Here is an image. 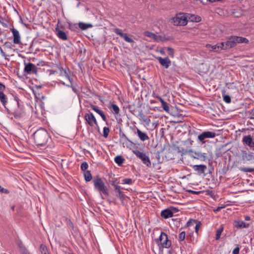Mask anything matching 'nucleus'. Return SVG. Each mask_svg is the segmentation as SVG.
<instances>
[{
  "label": "nucleus",
  "mask_w": 254,
  "mask_h": 254,
  "mask_svg": "<svg viewBox=\"0 0 254 254\" xmlns=\"http://www.w3.org/2000/svg\"><path fill=\"white\" fill-rule=\"evenodd\" d=\"M13 104L16 105L15 108L7 109L6 111L9 114H11L14 118L17 120H21L25 118L26 113L24 111V107L23 104H21V101L18 97L15 95L13 96Z\"/></svg>",
  "instance_id": "obj_1"
},
{
  "label": "nucleus",
  "mask_w": 254,
  "mask_h": 254,
  "mask_svg": "<svg viewBox=\"0 0 254 254\" xmlns=\"http://www.w3.org/2000/svg\"><path fill=\"white\" fill-rule=\"evenodd\" d=\"M34 142L38 146H46L49 140H51L48 131L44 128L41 127L33 133Z\"/></svg>",
  "instance_id": "obj_2"
},
{
  "label": "nucleus",
  "mask_w": 254,
  "mask_h": 254,
  "mask_svg": "<svg viewBox=\"0 0 254 254\" xmlns=\"http://www.w3.org/2000/svg\"><path fill=\"white\" fill-rule=\"evenodd\" d=\"M236 46L234 36L229 37L226 42L218 43L217 44L211 46L207 44V48L210 47L212 51L218 52L222 50H227Z\"/></svg>",
  "instance_id": "obj_3"
},
{
  "label": "nucleus",
  "mask_w": 254,
  "mask_h": 254,
  "mask_svg": "<svg viewBox=\"0 0 254 254\" xmlns=\"http://www.w3.org/2000/svg\"><path fill=\"white\" fill-rule=\"evenodd\" d=\"M157 244L159 251L163 252V248H169L172 245V242L168 239V235L163 232H161L159 238L155 240Z\"/></svg>",
  "instance_id": "obj_4"
},
{
  "label": "nucleus",
  "mask_w": 254,
  "mask_h": 254,
  "mask_svg": "<svg viewBox=\"0 0 254 254\" xmlns=\"http://www.w3.org/2000/svg\"><path fill=\"white\" fill-rule=\"evenodd\" d=\"M93 183L95 190L99 191L100 193H103L106 196L109 195L108 188L100 177L97 176L94 178Z\"/></svg>",
  "instance_id": "obj_5"
},
{
  "label": "nucleus",
  "mask_w": 254,
  "mask_h": 254,
  "mask_svg": "<svg viewBox=\"0 0 254 254\" xmlns=\"http://www.w3.org/2000/svg\"><path fill=\"white\" fill-rule=\"evenodd\" d=\"M109 182L110 184L114 187V190L116 194V196L118 197L120 200L123 202L125 199V194L124 192L122 191V188L119 185L120 181L117 178L110 180Z\"/></svg>",
  "instance_id": "obj_6"
},
{
  "label": "nucleus",
  "mask_w": 254,
  "mask_h": 254,
  "mask_svg": "<svg viewBox=\"0 0 254 254\" xmlns=\"http://www.w3.org/2000/svg\"><path fill=\"white\" fill-rule=\"evenodd\" d=\"M171 22L175 26H185L188 23L186 13H179L171 19Z\"/></svg>",
  "instance_id": "obj_7"
},
{
  "label": "nucleus",
  "mask_w": 254,
  "mask_h": 254,
  "mask_svg": "<svg viewBox=\"0 0 254 254\" xmlns=\"http://www.w3.org/2000/svg\"><path fill=\"white\" fill-rule=\"evenodd\" d=\"M133 153L136 155V156L140 159L142 163L145 165L147 167H150L151 166V163L149 158V156L142 152L138 150H132Z\"/></svg>",
  "instance_id": "obj_8"
},
{
  "label": "nucleus",
  "mask_w": 254,
  "mask_h": 254,
  "mask_svg": "<svg viewBox=\"0 0 254 254\" xmlns=\"http://www.w3.org/2000/svg\"><path fill=\"white\" fill-rule=\"evenodd\" d=\"M24 72L27 74H37L38 68L36 65L31 63H26L24 62Z\"/></svg>",
  "instance_id": "obj_9"
},
{
  "label": "nucleus",
  "mask_w": 254,
  "mask_h": 254,
  "mask_svg": "<svg viewBox=\"0 0 254 254\" xmlns=\"http://www.w3.org/2000/svg\"><path fill=\"white\" fill-rule=\"evenodd\" d=\"M87 113L84 115V119L87 124L91 127L95 125L99 128V126L97 122V120L92 112L88 110Z\"/></svg>",
  "instance_id": "obj_10"
},
{
  "label": "nucleus",
  "mask_w": 254,
  "mask_h": 254,
  "mask_svg": "<svg viewBox=\"0 0 254 254\" xmlns=\"http://www.w3.org/2000/svg\"><path fill=\"white\" fill-rule=\"evenodd\" d=\"M114 31L117 35H119L121 37L123 38L126 42L129 43H134L133 40L129 37L127 33H123L121 29L116 28Z\"/></svg>",
  "instance_id": "obj_11"
},
{
  "label": "nucleus",
  "mask_w": 254,
  "mask_h": 254,
  "mask_svg": "<svg viewBox=\"0 0 254 254\" xmlns=\"http://www.w3.org/2000/svg\"><path fill=\"white\" fill-rule=\"evenodd\" d=\"M241 157L242 160L244 162L254 160V155L250 151H242L241 152Z\"/></svg>",
  "instance_id": "obj_12"
},
{
  "label": "nucleus",
  "mask_w": 254,
  "mask_h": 254,
  "mask_svg": "<svg viewBox=\"0 0 254 254\" xmlns=\"http://www.w3.org/2000/svg\"><path fill=\"white\" fill-rule=\"evenodd\" d=\"M190 155L195 159H197L201 161H205L206 156L204 153H201L199 151H194L192 150L189 151Z\"/></svg>",
  "instance_id": "obj_13"
},
{
  "label": "nucleus",
  "mask_w": 254,
  "mask_h": 254,
  "mask_svg": "<svg viewBox=\"0 0 254 254\" xmlns=\"http://www.w3.org/2000/svg\"><path fill=\"white\" fill-rule=\"evenodd\" d=\"M156 59L159 61L160 64L165 68H169L171 64V61L168 57L165 58H163L161 57H157Z\"/></svg>",
  "instance_id": "obj_14"
},
{
  "label": "nucleus",
  "mask_w": 254,
  "mask_h": 254,
  "mask_svg": "<svg viewBox=\"0 0 254 254\" xmlns=\"http://www.w3.org/2000/svg\"><path fill=\"white\" fill-rule=\"evenodd\" d=\"M10 30L13 35V43L15 44H20L21 43V37L19 31L14 28H11Z\"/></svg>",
  "instance_id": "obj_15"
},
{
  "label": "nucleus",
  "mask_w": 254,
  "mask_h": 254,
  "mask_svg": "<svg viewBox=\"0 0 254 254\" xmlns=\"http://www.w3.org/2000/svg\"><path fill=\"white\" fill-rule=\"evenodd\" d=\"M242 142L244 144L249 146L251 148H254V142L251 135L244 136Z\"/></svg>",
  "instance_id": "obj_16"
},
{
  "label": "nucleus",
  "mask_w": 254,
  "mask_h": 254,
  "mask_svg": "<svg viewBox=\"0 0 254 254\" xmlns=\"http://www.w3.org/2000/svg\"><path fill=\"white\" fill-rule=\"evenodd\" d=\"M161 216L164 219H168L173 216V212L170 208H167L161 212Z\"/></svg>",
  "instance_id": "obj_17"
},
{
  "label": "nucleus",
  "mask_w": 254,
  "mask_h": 254,
  "mask_svg": "<svg viewBox=\"0 0 254 254\" xmlns=\"http://www.w3.org/2000/svg\"><path fill=\"white\" fill-rule=\"evenodd\" d=\"M186 16L187 17L188 21L190 20L191 22H198L201 20L200 16L195 15L190 13H186Z\"/></svg>",
  "instance_id": "obj_18"
},
{
  "label": "nucleus",
  "mask_w": 254,
  "mask_h": 254,
  "mask_svg": "<svg viewBox=\"0 0 254 254\" xmlns=\"http://www.w3.org/2000/svg\"><path fill=\"white\" fill-rule=\"evenodd\" d=\"M135 133L137 134L139 139L142 141H144L149 139V137L147 133L142 132L138 128H136V132H135Z\"/></svg>",
  "instance_id": "obj_19"
},
{
  "label": "nucleus",
  "mask_w": 254,
  "mask_h": 254,
  "mask_svg": "<svg viewBox=\"0 0 254 254\" xmlns=\"http://www.w3.org/2000/svg\"><path fill=\"white\" fill-rule=\"evenodd\" d=\"M206 167L205 165H195L192 166V169L199 174L204 173Z\"/></svg>",
  "instance_id": "obj_20"
},
{
  "label": "nucleus",
  "mask_w": 254,
  "mask_h": 254,
  "mask_svg": "<svg viewBox=\"0 0 254 254\" xmlns=\"http://www.w3.org/2000/svg\"><path fill=\"white\" fill-rule=\"evenodd\" d=\"M234 225L235 227L238 228H247L249 227L250 225L246 223L243 221H235L234 222Z\"/></svg>",
  "instance_id": "obj_21"
},
{
  "label": "nucleus",
  "mask_w": 254,
  "mask_h": 254,
  "mask_svg": "<svg viewBox=\"0 0 254 254\" xmlns=\"http://www.w3.org/2000/svg\"><path fill=\"white\" fill-rule=\"evenodd\" d=\"M56 32L57 35L58 37L63 40H67V36L65 32L64 31L60 30L59 28H56Z\"/></svg>",
  "instance_id": "obj_22"
},
{
  "label": "nucleus",
  "mask_w": 254,
  "mask_h": 254,
  "mask_svg": "<svg viewBox=\"0 0 254 254\" xmlns=\"http://www.w3.org/2000/svg\"><path fill=\"white\" fill-rule=\"evenodd\" d=\"M0 101L5 110H6L8 109L6 106L7 103V98L3 91H0Z\"/></svg>",
  "instance_id": "obj_23"
},
{
  "label": "nucleus",
  "mask_w": 254,
  "mask_h": 254,
  "mask_svg": "<svg viewBox=\"0 0 254 254\" xmlns=\"http://www.w3.org/2000/svg\"><path fill=\"white\" fill-rule=\"evenodd\" d=\"M119 135H120V142H122L123 143H127V142H131V143H133L132 142H131L127 138V137L126 136V135L122 131L121 129H120V130Z\"/></svg>",
  "instance_id": "obj_24"
},
{
  "label": "nucleus",
  "mask_w": 254,
  "mask_h": 254,
  "mask_svg": "<svg viewBox=\"0 0 254 254\" xmlns=\"http://www.w3.org/2000/svg\"><path fill=\"white\" fill-rule=\"evenodd\" d=\"M108 108L111 110V111L115 115H117L120 112V108L119 107L115 104H111L108 106Z\"/></svg>",
  "instance_id": "obj_25"
},
{
  "label": "nucleus",
  "mask_w": 254,
  "mask_h": 254,
  "mask_svg": "<svg viewBox=\"0 0 254 254\" xmlns=\"http://www.w3.org/2000/svg\"><path fill=\"white\" fill-rule=\"evenodd\" d=\"M140 120H142L144 123L149 124V120H148L146 117L144 115L142 110L139 111L138 114L136 116Z\"/></svg>",
  "instance_id": "obj_26"
},
{
  "label": "nucleus",
  "mask_w": 254,
  "mask_h": 254,
  "mask_svg": "<svg viewBox=\"0 0 254 254\" xmlns=\"http://www.w3.org/2000/svg\"><path fill=\"white\" fill-rule=\"evenodd\" d=\"M234 38L236 45L237 43H248L249 42V40L245 37L234 36Z\"/></svg>",
  "instance_id": "obj_27"
},
{
  "label": "nucleus",
  "mask_w": 254,
  "mask_h": 254,
  "mask_svg": "<svg viewBox=\"0 0 254 254\" xmlns=\"http://www.w3.org/2000/svg\"><path fill=\"white\" fill-rule=\"evenodd\" d=\"M159 100L161 103V106L163 110L167 113H169L170 107L169 105L166 101H165L161 97L159 98Z\"/></svg>",
  "instance_id": "obj_28"
},
{
  "label": "nucleus",
  "mask_w": 254,
  "mask_h": 254,
  "mask_svg": "<svg viewBox=\"0 0 254 254\" xmlns=\"http://www.w3.org/2000/svg\"><path fill=\"white\" fill-rule=\"evenodd\" d=\"M114 161L118 166H121L125 161V159L121 155H117L115 157Z\"/></svg>",
  "instance_id": "obj_29"
},
{
  "label": "nucleus",
  "mask_w": 254,
  "mask_h": 254,
  "mask_svg": "<svg viewBox=\"0 0 254 254\" xmlns=\"http://www.w3.org/2000/svg\"><path fill=\"white\" fill-rule=\"evenodd\" d=\"M79 27L82 30H85L89 28L93 27V25L90 23H85L83 22H79L78 23Z\"/></svg>",
  "instance_id": "obj_30"
},
{
  "label": "nucleus",
  "mask_w": 254,
  "mask_h": 254,
  "mask_svg": "<svg viewBox=\"0 0 254 254\" xmlns=\"http://www.w3.org/2000/svg\"><path fill=\"white\" fill-rule=\"evenodd\" d=\"M84 179L86 182H89L92 179V176L90 171H86L83 172Z\"/></svg>",
  "instance_id": "obj_31"
},
{
  "label": "nucleus",
  "mask_w": 254,
  "mask_h": 254,
  "mask_svg": "<svg viewBox=\"0 0 254 254\" xmlns=\"http://www.w3.org/2000/svg\"><path fill=\"white\" fill-rule=\"evenodd\" d=\"M222 95L223 97V99L224 101L226 103H230L231 102V98L229 95H227L225 94V91L224 90L222 91Z\"/></svg>",
  "instance_id": "obj_32"
},
{
  "label": "nucleus",
  "mask_w": 254,
  "mask_h": 254,
  "mask_svg": "<svg viewBox=\"0 0 254 254\" xmlns=\"http://www.w3.org/2000/svg\"><path fill=\"white\" fill-rule=\"evenodd\" d=\"M66 86L68 87H70L72 89L73 92H74L76 95H78L79 94V91L77 88V84L76 83L75 84H66Z\"/></svg>",
  "instance_id": "obj_33"
},
{
  "label": "nucleus",
  "mask_w": 254,
  "mask_h": 254,
  "mask_svg": "<svg viewBox=\"0 0 254 254\" xmlns=\"http://www.w3.org/2000/svg\"><path fill=\"white\" fill-rule=\"evenodd\" d=\"M207 195H209L210 197L212 198L213 200L217 201L219 198V196L217 194H215V192L212 190H207Z\"/></svg>",
  "instance_id": "obj_34"
},
{
  "label": "nucleus",
  "mask_w": 254,
  "mask_h": 254,
  "mask_svg": "<svg viewBox=\"0 0 254 254\" xmlns=\"http://www.w3.org/2000/svg\"><path fill=\"white\" fill-rule=\"evenodd\" d=\"M60 75L62 76H64L66 78L69 77V76L70 75V71L69 68L65 67L63 72L60 73Z\"/></svg>",
  "instance_id": "obj_35"
},
{
  "label": "nucleus",
  "mask_w": 254,
  "mask_h": 254,
  "mask_svg": "<svg viewBox=\"0 0 254 254\" xmlns=\"http://www.w3.org/2000/svg\"><path fill=\"white\" fill-rule=\"evenodd\" d=\"M40 250L41 254H50L47 247L44 244H41L40 246Z\"/></svg>",
  "instance_id": "obj_36"
},
{
  "label": "nucleus",
  "mask_w": 254,
  "mask_h": 254,
  "mask_svg": "<svg viewBox=\"0 0 254 254\" xmlns=\"http://www.w3.org/2000/svg\"><path fill=\"white\" fill-rule=\"evenodd\" d=\"M223 231V227L221 225L216 231L215 239L218 240L220 239V236Z\"/></svg>",
  "instance_id": "obj_37"
},
{
  "label": "nucleus",
  "mask_w": 254,
  "mask_h": 254,
  "mask_svg": "<svg viewBox=\"0 0 254 254\" xmlns=\"http://www.w3.org/2000/svg\"><path fill=\"white\" fill-rule=\"evenodd\" d=\"M88 107H90L99 115L102 112V111L99 109V107L95 106L92 104H90Z\"/></svg>",
  "instance_id": "obj_38"
},
{
  "label": "nucleus",
  "mask_w": 254,
  "mask_h": 254,
  "mask_svg": "<svg viewBox=\"0 0 254 254\" xmlns=\"http://www.w3.org/2000/svg\"><path fill=\"white\" fill-rule=\"evenodd\" d=\"M134 182L131 178H125L122 180V184L132 185Z\"/></svg>",
  "instance_id": "obj_39"
},
{
  "label": "nucleus",
  "mask_w": 254,
  "mask_h": 254,
  "mask_svg": "<svg viewBox=\"0 0 254 254\" xmlns=\"http://www.w3.org/2000/svg\"><path fill=\"white\" fill-rule=\"evenodd\" d=\"M197 222V220L193 219H190L187 222L186 225L185 226V228L190 227L191 226H194L195 224Z\"/></svg>",
  "instance_id": "obj_40"
},
{
  "label": "nucleus",
  "mask_w": 254,
  "mask_h": 254,
  "mask_svg": "<svg viewBox=\"0 0 254 254\" xmlns=\"http://www.w3.org/2000/svg\"><path fill=\"white\" fill-rule=\"evenodd\" d=\"M19 247L21 254H30L28 250L23 246V244L19 245Z\"/></svg>",
  "instance_id": "obj_41"
},
{
  "label": "nucleus",
  "mask_w": 254,
  "mask_h": 254,
  "mask_svg": "<svg viewBox=\"0 0 254 254\" xmlns=\"http://www.w3.org/2000/svg\"><path fill=\"white\" fill-rule=\"evenodd\" d=\"M64 222L68 227L73 230L74 225L70 219L68 218H65L64 219Z\"/></svg>",
  "instance_id": "obj_42"
},
{
  "label": "nucleus",
  "mask_w": 254,
  "mask_h": 254,
  "mask_svg": "<svg viewBox=\"0 0 254 254\" xmlns=\"http://www.w3.org/2000/svg\"><path fill=\"white\" fill-rule=\"evenodd\" d=\"M81 170L83 172L87 171V169L88 168V164L86 162H83L81 164Z\"/></svg>",
  "instance_id": "obj_43"
},
{
  "label": "nucleus",
  "mask_w": 254,
  "mask_h": 254,
  "mask_svg": "<svg viewBox=\"0 0 254 254\" xmlns=\"http://www.w3.org/2000/svg\"><path fill=\"white\" fill-rule=\"evenodd\" d=\"M198 138L199 141L204 142V140L206 138V131H204L201 134L199 135Z\"/></svg>",
  "instance_id": "obj_44"
},
{
  "label": "nucleus",
  "mask_w": 254,
  "mask_h": 254,
  "mask_svg": "<svg viewBox=\"0 0 254 254\" xmlns=\"http://www.w3.org/2000/svg\"><path fill=\"white\" fill-rule=\"evenodd\" d=\"M109 132H110L109 128L108 127H104L103 128V136L105 138H107L109 135Z\"/></svg>",
  "instance_id": "obj_45"
},
{
  "label": "nucleus",
  "mask_w": 254,
  "mask_h": 254,
  "mask_svg": "<svg viewBox=\"0 0 254 254\" xmlns=\"http://www.w3.org/2000/svg\"><path fill=\"white\" fill-rule=\"evenodd\" d=\"M240 170L244 172H254V168L243 167L240 168Z\"/></svg>",
  "instance_id": "obj_46"
},
{
  "label": "nucleus",
  "mask_w": 254,
  "mask_h": 254,
  "mask_svg": "<svg viewBox=\"0 0 254 254\" xmlns=\"http://www.w3.org/2000/svg\"><path fill=\"white\" fill-rule=\"evenodd\" d=\"M186 238V233L185 231H183L179 235V241L181 242L184 241Z\"/></svg>",
  "instance_id": "obj_47"
},
{
  "label": "nucleus",
  "mask_w": 254,
  "mask_h": 254,
  "mask_svg": "<svg viewBox=\"0 0 254 254\" xmlns=\"http://www.w3.org/2000/svg\"><path fill=\"white\" fill-rule=\"evenodd\" d=\"M145 35L153 39H154V38H155V37H156L155 34L149 31H146L145 32Z\"/></svg>",
  "instance_id": "obj_48"
},
{
  "label": "nucleus",
  "mask_w": 254,
  "mask_h": 254,
  "mask_svg": "<svg viewBox=\"0 0 254 254\" xmlns=\"http://www.w3.org/2000/svg\"><path fill=\"white\" fill-rule=\"evenodd\" d=\"M167 49L168 51L169 55L171 56V57L173 58L174 53H175V51H174V49H173L171 47H167Z\"/></svg>",
  "instance_id": "obj_49"
},
{
  "label": "nucleus",
  "mask_w": 254,
  "mask_h": 254,
  "mask_svg": "<svg viewBox=\"0 0 254 254\" xmlns=\"http://www.w3.org/2000/svg\"><path fill=\"white\" fill-rule=\"evenodd\" d=\"M5 47L7 48L12 49L13 47H14L11 43V42L9 41H6L4 44Z\"/></svg>",
  "instance_id": "obj_50"
},
{
  "label": "nucleus",
  "mask_w": 254,
  "mask_h": 254,
  "mask_svg": "<svg viewBox=\"0 0 254 254\" xmlns=\"http://www.w3.org/2000/svg\"><path fill=\"white\" fill-rule=\"evenodd\" d=\"M216 135V133L212 131H208L207 132V138H214Z\"/></svg>",
  "instance_id": "obj_51"
},
{
  "label": "nucleus",
  "mask_w": 254,
  "mask_h": 254,
  "mask_svg": "<svg viewBox=\"0 0 254 254\" xmlns=\"http://www.w3.org/2000/svg\"><path fill=\"white\" fill-rule=\"evenodd\" d=\"M200 225H201V222L200 221H198L197 220V222H196V223L195 224V227H194L195 231L196 233H198V230H199Z\"/></svg>",
  "instance_id": "obj_52"
},
{
  "label": "nucleus",
  "mask_w": 254,
  "mask_h": 254,
  "mask_svg": "<svg viewBox=\"0 0 254 254\" xmlns=\"http://www.w3.org/2000/svg\"><path fill=\"white\" fill-rule=\"evenodd\" d=\"M155 38H154V40L158 42L163 41V38L160 35H156V37H155Z\"/></svg>",
  "instance_id": "obj_53"
},
{
  "label": "nucleus",
  "mask_w": 254,
  "mask_h": 254,
  "mask_svg": "<svg viewBox=\"0 0 254 254\" xmlns=\"http://www.w3.org/2000/svg\"><path fill=\"white\" fill-rule=\"evenodd\" d=\"M99 115L101 117L102 120L104 121V122H107V118L106 116V115H105L104 113L102 111L100 114ZM106 124L108 125V123H106Z\"/></svg>",
  "instance_id": "obj_54"
},
{
  "label": "nucleus",
  "mask_w": 254,
  "mask_h": 254,
  "mask_svg": "<svg viewBox=\"0 0 254 254\" xmlns=\"http://www.w3.org/2000/svg\"><path fill=\"white\" fill-rule=\"evenodd\" d=\"M0 192L5 194H8L9 192V191L7 189H4L0 186Z\"/></svg>",
  "instance_id": "obj_55"
},
{
  "label": "nucleus",
  "mask_w": 254,
  "mask_h": 254,
  "mask_svg": "<svg viewBox=\"0 0 254 254\" xmlns=\"http://www.w3.org/2000/svg\"><path fill=\"white\" fill-rule=\"evenodd\" d=\"M240 253V248L239 247V245H237V247H236L233 251V254H239Z\"/></svg>",
  "instance_id": "obj_56"
},
{
  "label": "nucleus",
  "mask_w": 254,
  "mask_h": 254,
  "mask_svg": "<svg viewBox=\"0 0 254 254\" xmlns=\"http://www.w3.org/2000/svg\"><path fill=\"white\" fill-rule=\"evenodd\" d=\"M69 29L72 31H76V29H77V27L76 24H74L73 25H69Z\"/></svg>",
  "instance_id": "obj_57"
},
{
  "label": "nucleus",
  "mask_w": 254,
  "mask_h": 254,
  "mask_svg": "<svg viewBox=\"0 0 254 254\" xmlns=\"http://www.w3.org/2000/svg\"><path fill=\"white\" fill-rule=\"evenodd\" d=\"M5 89V86L1 82H0V91H3Z\"/></svg>",
  "instance_id": "obj_58"
},
{
  "label": "nucleus",
  "mask_w": 254,
  "mask_h": 254,
  "mask_svg": "<svg viewBox=\"0 0 254 254\" xmlns=\"http://www.w3.org/2000/svg\"><path fill=\"white\" fill-rule=\"evenodd\" d=\"M0 23L2 25L5 26L6 24L4 22V18L0 15Z\"/></svg>",
  "instance_id": "obj_59"
},
{
  "label": "nucleus",
  "mask_w": 254,
  "mask_h": 254,
  "mask_svg": "<svg viewBox=\"0 0 254 254\" xmlns=\"http://www.w3.org/2000/svg\"><path fill=\"white\" fill-rule=\"evenodd\" d=\"M170 208V209H171L172 211H173V213L177 212L179 211L178 209L175 207L171 206Z\"/></svg>",
  "instance_id": "obj_60"
},
{
  "label": "nucleus",
  "mask_w": 254,
  "mask_h": 254,
  "mask_svg": "<svg viewBox=\"0 0 254 254\" xmlns=\"http://www.w3.org/2000/svg\"><path fill=\"white\" fill-rule=\"evenodd\" d=\"M224 207V206H219V207H218L216 209H213V211L214 212H218V211H219L222 208H223Z\"/></svg>",
  "instance_id": "obj_61"
},
{
  "label": "nucleus",
  "mask_w": 254,
  "mask_h": 254,
  "mask_svg": "<svg viewBox=\"0 0 254 254\" xmlns=\"http://www.w3.org/2000/svg\"><path fill=\"white\" fill-rule=\"evenodd\" d=\"M66 78L69 81L70 84H73V79L71 77V75H69V77H66Z\"/></svg>",
  "instance_id": "obj_62"
},
{
  "label": "nucleus",
  "mask_w": 254,
  "mask_h": 254,
  "mask_svg": "<svg viewBox=\"0 0 254 254\" xmlns=\"http://www.w3.org/2000/svg\"><path fill=\"white\" fill-rule=\"evenodd\" d=\"M159 52L162 55H164L165 54V52L164 49L163 48L159 50Z\"/></svg>",
  "instance_id": "obj_63"
},
{
  "label": "nucleus",
  "mask_w": 254,
  "mask_h": 254,
  "mask_svg": "<svg viewBox=\"0 0 254 254\" xmlns=\"http://www.w3.org/2000/svg\"><path fill=\"white\" fill-rule=\"evenodd\" d=\"M174 252V251L172 249H171L170 250H169L168 251L167 254H173Z\"/></svg>",
  "instance_id": "obj_64"
}]
</instances>
